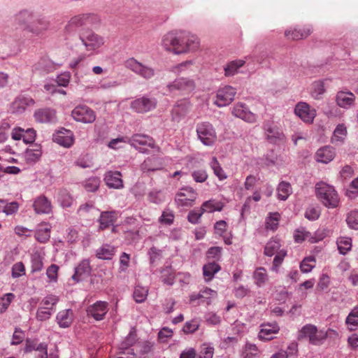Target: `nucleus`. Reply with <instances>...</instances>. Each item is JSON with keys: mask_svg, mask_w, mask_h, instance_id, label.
I'll use <instances>...</instances> for the list:
<instances>
[{"mask_svg": "<svg viewBox=\"0 0 358 358\" xmlns=\"http://www.w3.org/2000/svg\"><path fill=\"white\" fill-rule=\"evenodd\" d=\"M315 195L317 199L328 208H335L339 205L340 199L335 187L324 182L316 183Z\"/></svg>", "mask_w": 358, "mask_h": 358, "instance_id": "f257e3e1", "label": "nucleus"}, {"mask_svg": "<svg viewBox=\"0 0 358 358\" xmlns=\"http://www.w3.org/2000/svg\"><path fill=\"white\" fill-rule=\"evenodd\" d=\"M326 338V334L323 331H319L313 324L304 325L298 332L299 340L308 339L310 343L318 345Z\"/></svg>", "mask_w": 358, "mask_h": 358, "instance_id": "f03ea898", "label": "nucleus"}, {"mask_svg": "<svg viewBox=\"0 0 358 358\" xmlns=\"http://www.w3.org/2000/svg\"><path fill=\"white\" fill-rule=\"evenodd\" d=\"M196 85L194 80L189 78H178L166 86L170 93L178 92L180 94H188L195 89Z\"/></svg>", "mask_w": 358, "mask_h": 358, "instance_id": "7ed1b4c3", "label": "nucleus"}, {"mask_svg": "<svg viewBox=\"0 0 358 358\" xmlns=\"http://www.w3.org/2000/svg\"><path fill=\"white\" fill-rule=\"evenodd\" d=\"M198 197L196 191L192 187L180 188L175 196V203L178 207H192Z\"/></svg>", "mask_w": 358, "mask_h": 358, "instance_id": "20e7f679", "label": "nucleus"}, {"mask_svg": "<svg viewBox=\"0 0 358 358\" xmlns=\"http://www.w3.org/2000/svg\"><path fill=\"white\" fill-rule=\"evenodd\" d=\"M196 134L201 142L207 146L213 145L217 140V135L213 126L203 122L196 124Z\"/></svg>", "mask_w": 358, "mask_h": 358, "instance_id": "39448f33", "label": "nucleus"}, {"mask_svg": "<svg viewBox=\"0 0 358 358\" xmlns=\"http://www.w3.org/2000/svg\"><path fill=\"white\" fill-rule=\"evenodd\" d=\"M79 39L87 51H96L103 45L104 38L91 30L80 32Z\"/></svg>", "mask_w": 358, "mask_h": 358, "instance_id": "423d86ee", "label": "nucleus"}, {"mask_svg": "<svg viewBox=\"0 0 358 358\" xmlns=\"http://www.w3.org/2000/svg\"><path fill=\"white\" fill-rule=\"evenodd\" d=\"M94 17L92 14L86 13L71 17L65 27V33L69 35H73L77 32L79 34L80 32L85 31V30L82 29L83 26L91 22Z\"/></svg>", "mask_w": 358, "mask_h": 358, "instance_id": "0eeeda50", "label": "nucleus"}, {"mask_svg": "<svg viewBox=\"0 0 358 358\" xmlns=\"http://www.w3.org/2000/svg\"><path fill=\"white\" fill-rule=\"evenodd\" d=\"M280 241L277 238L271 239L266 245L264 248V254L266 256L272 257L275 255L273 259V267H278L285 257L287 255V252L284 250H280Z\"/></svg>", "mask_w": 358, "mask_h": 358, "instance_id": "6e6552de", "label": "nucleus"}, {"mask_svg": "<svg viewBox=\"0 0 358 358\" xmlns=\"http://www.w3.org/2000/svg\"><path fill=\"white\" fill-rule=\"evenodd\" d=\"M124 66L127 69L147 80L152 78L155 75L153 68L143 64L133 57L127 59Z\"/></svg>", "mask_w": 358, "mask_h": 358, "instance_id": "1a4fd4ad", "label": "nucleus"}, {"mask_svg": "<svg viewBox=\"0 0 358 358\" xmlns=\"http://www.w3.org/2000/svg\"><path fill=\"white\" fill-rule=\"evenodd\" d=\"M157 106V99L149 95L137 98L131 103V108L138 113H145L153 110Z\"/></svg>", "mask_w": 358, "mask_h": 358, "instance_id": "9d476101", "label": "nucleus"}, {"mask_svg": "<svg viewBox=\"0 0 358 358\" xmlns=\"http://www.w3.org/2000/svg\"><path fill=\"white\" fill-rule=\"evenodd\" d=\"M236 94V88L230 85H224L217 91L215 104L218 107H224L230 104Z\"/></svg>", "mask_w": 358, "mask_h": 358, "instance_id": "9b49d317", "label": "nucleus"}, {"mask_svg": "<svg viewBox=\"0 0 358 358\" xmlns=\"http://www.w3.org/2000/svg\"><path fill=\"white\" fill-rule=\"evenodd\" d=\"M72 117L77 122L92 123L96 120L95 113L87 106H76L71 112Z\"/></svg>", "mask_w": 358, "mask_h": 358, "instance_id": "f8f14e48", "label": "nucleus"}, {"mask_svg": "<svg viewBox=\"0 0 358 358\" xmlns=\"http://www.w3.org/2000/svg\"><path fill=\"white\" fill-rule=\"evenodd\" d=\"M53 142L66 148H71L75 142V136L72 131L65 128H60L52 135Z\"/></svg>", "mask_w": 358, "mask_h": 358, "instance_id": "ddd939ff", "label": "nucleus"}, {"mask_svg": "<svg viewBox=\"0 0 358 358\" xmlns=\"http://www.w3.org/2000/svg\"><path fill=\"white\" fill-rule=\"evenodd\" d=\"M184 32V39H185V45L179 44L176 49V55L187 53L189 52H194L199 47V40L197 36L190 34L189 32Z\"/></svg>", "mask_w": 358, "mask_h": 358, "instance_id": "4468645a", "label": "nucleus"}, {"mask_svg": "<svg viewBox=\"0 0 358 358\" xmlns=\"http://www.w3.org/2000/svg\"><path fill=\"white\" fill-rule=\"evenodd\" d=\"M109 310L108 303L103 301H97L89 306L87 308V315L94 318L96 321H101L105 318Z\"/></svg>", "mask_w": 358, "mask_h": 358, "instance_id": "2eb2a0df", "label": "nucleus"}, {"mask_svg": "<svg viewBox=\"0 0 358 358\" xmlns=\"http://www.w3.org/2000/svg\"><path fill=\"white\" fill-rule=\"evenodd\" d=\"M264 128L266 138L271 143L277 144L284 141L285 135L282 129L273 122H266Z\"/></svg>", "mask_w": 358, "mask_h": 358, "instance_id": "dca6fc26", "label": "nucleus"}, {"mask_svg": "<svg viewBox=\"0 0 358 358\" xmlns=\"http://www.w3.org/2000/svg\"><path fill=\"white\" fill-rule=\"evenodd\" d=\"M192 105L187 99L178 100L173 107L171 110L172 120L179 122L183 119L190 111Z\"/></svg>", "mask_w": 358, "mask_h": 358, "instance_id": "f3484780", "label": "nucleus"}, {"mask_svg": "<svg viewBox=\"0 0 358 358\" xmlns=\"http://www.w3.org/2000/svg\"><path fill=\"white\" fill-rule=\"evenodd\" d=\"M294 113L306 123H312L316 116V110L306 102L298 103L295 106Z\"/></svg>", "mask_w": 358, "mask_h": 358, "instance_id": "a211bd4d", "label": "nucleus"}, {"mask_svg": "<svg viewBox=\"0 0 358 358\" xmlns=\"http://www.w3.org/2000/svg\"><path fill=\"white\" fill-rule=\"evenodd\" d=\"M34 104L35 101L31 96L20 94L11 103L10 110L13 113L22 114L28 107H31Z\"/></svg>", "mask_w": 358, "mask_h": 358, "instance_id": "6ab92c4d", "label": "nucleus"}, {"mask_svg": "<svg viewBox=\"0 0 358 358\" xmlns=\"http://www.w3.org/2000/svg\"><path fill=\"white\" fill-rule=\"evenodd\" d=\"M50 27V22L49 18L39 15L35 20L32 21L30 25L27 26V31L31 34L38 36L43 34L46 31L49 29Z\"/></svg>", "mask_w": 358, "mask_h": 358, "instance_id": "aec40b11", "label": "nucleus"}, {"mask_svg": "<svg viewBox=\"0 0 358 358\" xmlns=\"http://www.w3.org/2000/svg\"><path fill=\"white\" fill-rule=\"evenodd\" d=\"M36 132L33 128L23 129L15 127L11 132V137L13 140H22L26 144L32 143L35 141Z\"/></svg>", "mask_w": 358, "mask_h": 358, "instance_id": "412c9836", "label": "nucleus"}, {"mask_svg": "<svg viewBox=\"0 0 358 358\" xmlns=\"http://www.w3.org/2000/svg\"><path fill=\"white\" fill-rule=\"evenodd\" d=\"M180 31H171L165 34L161 41V45L167 51H172L176 54V49L179 46Z\"/></svg>", "mask_w": 358, "mask_h": 358, "instance_id": "4be33fe9", "label": "nucleus"}, {"mask_svg": "<svg viewBox=\"0 0 358 358\" xmlns=\"http://www.w3.org/2000/svg\"><path fill=\"white\" fill-rule=\"evenodd\" d=\"M34 117L35 120L40 123H55L57 122L56 111L49 108L36 110Z\"/></svg>", "mask_w": 358, "mask_h": 358, "instance_id": "5701e85b", "label": "nucleus"}, {"mask_svg": "<svg viewBox=\"0 0 358 358\" xmlns=\"http://www.w3.org/2000/svg\"><path fill=\"white\" fill-rule=\"evenodd\" d=\"M232 114L248 122H254L256 120V116L250 112L245 104L238 103L233 108Z\"/></svg>", "mask_w": 358, "mask_h": 358, "instance_id": "b1692460", "label": "nucleus"}, {"mask_svg": "<svg viewBox=\"0 0 358 358\" xmlns=\"http://www.w3.org/2000/svg\"><path fill=\"white\" fill-rule=\"evenodd\" d=\"M91 266L88 259H83L75 268L72 279L76 282L81 281L87 278L91 273Z\"/></svg>", "mask_w": 358, "mask_h": 358, "instance_id": "393cba45", "label": "nucleus"}, {"mask_svg": "<svg viewBox=\"0 0 358 358\" xmlns=\"http://www.w3.org/2000/svg\"><path fill=\"white\" fill-rule=\"evenodd\" d=\"M258 334V338L262 341H269L273 338V334H277L280 327L276 322L262 324Z\"/></svg>", "mask_w": 358, "mask_h": 358, "instance_id": "a878e982", "label": "nucleus"}, {"mask_svg": "<svg viewBox=\"0 0 358 358\" xmlns=\"http://www.w3.org/2000/svg\"><path fill=\"white\" fill-rule=\"evenodd\" d=\"M104 181L110 188L121 189L123 187L122 174L120 171H107L104 175Z\"/></svg>", "mask_w": 358, "mask_h": 358, "instance_id": "bb28decb", "label": "nucleus"}, {"mask_svg": "<svg viewBox=\"0 0 358 358\" xmlns=\"http://www.w3.org/2000/svg\"><path fill=\"white\" fill-rule=\"evenodd\" d=\"M336 155L335 149L326 145L318 149L315 153V159L318 162L328 164L334 159Z\"/></svg>", "mask_w": 358, "mask_h": 358, "instance_id": "cd10ccee", "label": "nucleus"}, {"mask_svg": "<svg viewBox=\"0 0 358 358\" xmlns=\"http://www.w3.org/2000/svg\"><path fill=\"white\" fill-rule=\"evenodd\" d=\"M33 207L37 214H49L52 212L51 203L45 196L37 197L34 201Z\"/></svg>", "mask_w": 358, "mask_h": 358, "instance_id": "c85d7f7f", "label": "nucleus"}, {"mask_svg": "<svg viewBox=\"0 0 358 358\" xmlns=\"http://www.w3.org/2000/svg\"><path fill=\"white\" fill-rule=\"evenodd\" d=\"M128 143L136 149L138 145H148L150 148L155 146V141L152 138L148 135L140 134H135L130 138H128Z\"/></svg>", "mask_w": 358, "mask_h": 358, "instance_id": "c756f323", "label": "nucleus"}, {"mask_svg": "<svg viewBox=\"0 0 358 358\" xmlns=\"http://www.w3.org/2000/svg\"><path fill=\"white\" fill-rule=\"evenodd\" d=\"M73 312L70 308L59 311L56 316L57 322L61 328L69 327L73 323Z\"/></svg>", "mask_w": 358, "mask_h": 358, "instance_id": "7c9ffc66", "label": "nucleus"}, {"mask_svg": "<svg viewBox=\"0 0 358 358\" xmlns=\"http://www.w3.org/2000/svg\"><path fill=\"white\" fill-rule=\"evenodd\" d=\"M34 13L29 10H22L17 13L15 17L14 20L16 24L23 27L27 31V26L30 25L31 20L34 18Z\"/></svg>", "mask_w": 358, "mask_h": 358, "instance_id": "2f4dec72", "label": "nucleus"}, {"mask_svg": "<svg viewBox=\"0 0 358 358\" xmlns=\"http://www.w3.org/2000/svg\"><path fill=\"white\" fill-rule=\"evenodd\" d=\"M312 32L310 26H307L303 29L295 28L293 30L287 29L285 32V36L288 39L299 40L308 37Z\"/></svg>", "mask_w": 358, "mask_h": 358, "instance_id": "473e14b6", "label": "nucleus"}, {"mask_svg": "<svg viewBox=\"0 0 358 358\" xmlns=\"http://www.w3.org/2000/svg\"><path fill=\"white\" fill-rule=\"evenodd\" d=\"M42 155L41 147L39 145H34L27 148L23 153V157L28 164L36 162Z\"/></svg>", "mask_w": 358, "mask_h": 358, "instance_id": "72a5a7b5", "label": "nucleus"}, {"mask_svg": "<svg viewBox=\"0 0 358 358\" xmlns=\"http://www.w3.org/2000/svg\"><path fill=\"white\" fill-rule=\"evenodd\" d=\"M355 96L350 92L341 91L337 93L336 102L337 104L342 108H349L355 101Z\"/></svg>", "mask_w": 358, "mask_h": 358, "instance_id": "f704fd0d", "label": "nucleus"}, {"mask_svg": "<svg viewBox=\"0 0 358 358\" xmlns=\"http://www.w3.org/2000/svg\"><path fill=\"white\" fill-rule=\"evenodd\" d=\"M55 69L54 64L48 58H41L34 66L33 71L40 73H46Z\"/></svg>", "mask_w": 358, "mask_h": 358, "instance_id": "c9c22d12", "label": "nucleus"}, {"mask_svg": "<svg viewBox=\"0 0 358 358\" xmlns=\"http://www.w3.org/2000/svg\"><path fill=\"white\" fill-rule=\"evenodd\" d=\"M224 206V203L222 201H217L214 199H209L208 201H204L201 208L203 212L212 213L215 211H221L222 210Z\"/></svg>", "mask_w": 358, "mask_h": 358, "instance_id": "e433bc0d", "label": "nucleus"}, {"mask_svg": "<svg viewBox=\"0 0 358 358\" xmlns=\"http://www.w3.org/2000/svg\"><path fill=\"white\" fill-rule=\"evenodd\" d=\"M50 237V226L47 223L39 225L35 233L36 239L40 243H45Z\"/></svg>", "mask_w": 358, "mask_h": 358, "instance_id": "4c0bfd02", "label": "nucleus"}, {"mask_svg": "<svg viewBox=\"0 0 358 358\" xmlns=\"http://www.w3.org/2000/svg\"><path fill=\"white\" fill-rule=\"evenodd\" d=\"M227 229V223L224 220H220L214 224V232L215 234L224 238V241L227 245L231 244V241L229 237L226 236Z\"/></svg>", "mask_w": 358, "mask_h": 358, "instance_id": "58836bf2", "label": "nucleus"}, {"mask_svg": "<svg viewBox=\"0 0 358 358\" xmlns=\"http://www.w3.org/2000/svg\"><path fill=\"white\" fill-rule=\"evenodd\" d=\"M245 63V60L237 59L231 61L224 67V75L227 77L232 76L238 73V70Z\"/></svg>", "mask_w": 358, "mask_h": 358, "instance_id": "ea45409f", "label": "nucleus"}, {"mask_svg": "<svg viewBox=\"0 0 358 358\" xmlns=\"http://www.w3.org/2000/svg\"><path fill=\"white\" fill-rule=\"evenodd\" d=\"M136 334L134 331H131L128 336L124 339L123 341L120 344L119 350L123 355H126V352L129 350H132V347L136 341Z\"/></svg>", "mask_w": 358, "mask_h": 358, "instance_id": "a19ab883", "label": "nucleus"}, {"mask_svg": "<svg viewBox=\"0 0 358 358\" xmlns=\"http://www.w3.org/2000/svg\"><path fill=\"white\" fill-rule=\"evenodd\" d=\"M220 266L215 262L206 264L203 266V274L206 281L211 280L215 273L220 270Z\"/></svg>", "mask_w": 358, "mask_h": 358, "instance_id": "79ce46f5", "label": "nucleus"}, {"mask_svg": "<svg viewBox=\"0 0 358 358\" xmlns=\"http://www.w3.org/2000/svg\"><path fill=\"white\" fill-rule=\"evenodd\" d=\"M99 229L103 230L113 224L115 222L114 212H102L99 218Z\"/></svg>", "mask_w": 358, "mask_h": 358, "instance_id": "37998d69", "label": "nucleus"}, {"mask_svg": "<svg viewBox=\"0 0 358 358\" xmlns=\"http://www.w3.org/2000/svg\"><path fill=\"white\" fill-rule=\"evenodd\" d=\"M161 167L162 164L159 163L158 159L155 157H148L141 166V170L143 172L154 171L160 169Z\"/></svg>", "mask_w": 358, "mask_h": 358, "instance_id": "c03bdc74", "label": "nucleus"}, {"mask_svg": "<svg viewBox=\"0 0 358 358\" xmlns=\"http://www.w3.org/2000/svg\"><path fill=\"white\" fill-rule=\"evenodd\" d=\"M278 198L280 200L285 201L292 192L291 185L289 182L282 181L279 183L278 188Z\"/></svg>", "mask_w": 358, "mask_h": 358, "instance_id": "a18cd8bd", "label": "nucleus"}, {"mask_svg": "<svg viewBox=\"0 0 358 358\" xmlns=\"http://www.w3.org/2000/svg\"><path fill=\"white\" fill-rule=\"evenodd\" d=\"M324 92L325 89L324 81L317 80L312 83L310 87V94L314 99H321V96L324 93Z\"/></svg>", "mask_w": 358, "mask_h": 358, "instance_id": "49530a36", "label": "nucleus"}, {"mask_svg": "<svg viewBox=\"0 0 358 358\" xmlns=\"http://www.w3.org/2000/svg\"><path fill=\"white\" fill-rule=\"evenodd\" d=\"M115 253V248L110 245H104L96 250V256L102 259H110Z\"/></svg>", "mask_w": 358, "mask_h": 358, "instance_id": "de8ad7c7", "label": "nucleus"}, {"mask_svg": "<svg viewBox=\"0 0 358 358\" xmlns=\"http://www.w3.org/2000/svg\"><path fill=\"white\" fill-rule=\"evenodd\" d=\"M209 165L211 169L213 171L214 174L220 180H223L227 178V176L216 157H212Z\"/></svg>", "mask_w": 358, "mask_h": 358, "instance_id": "09e8293b", "label": "nucleus"}, {"mask_svg": "<svg viewBox=\"0 0 358 358\" xmlns=\"http://www.w3.org/2000/svg\"><path fill=\"white\" fill-rule=\"evenodd\" d=\"M345 322L350 331H355L358 328V307L351 310L346 318Z\"/></svg>", "mask_w": 358, "mask_h": 358, "instance_id": "8fccbe9b", "label": "nucleus"}, {"mask_svg": "<svg viewBox=\"0 0 358 358\" xmlns=\"http://www.w3.org/2000/svg\"><path fill=\"white\" fill-rule=\"evenodd\" d=\"M253 278L257 286H263L268 280V275L266 269L263 267L257 268L254 272Z\"/></svg>", "mask_w": 358, "mask_h": 358, "instance_id": "3c124183", "label": "nucleus"}, {"mask_svg": "<svg viewBox=\"0 0 358 358\" xmlns=\"http://www.w3.org/2000/svg\"><path fill=\"white\" fill-rule=\"evenodd\" d=\"M338 250L342 255H345L352 248V240L348 237H341L336 241Z\"/></svg>", "mask_w": 358, "mask_h": 358, "instance_id": "603ef678", "label": "nucleus"}, {"mask_svg": "<svg viewBox=\"0 0 358 358\" xmlns=\"http://www.w3.org/2000/svg\"><path fill=\"white\" fill-rule=\"evenodd\" d=\"M57 201L63 208H69L72 205L73 199L69 192L63 189L59 191Z\"/></svg>", "mask_w": 358, "mask_h": 358, "instance_id": "864d4df0", "label": "nucleus"}, {"mask_svg": "<svg viewBox=\"0 0 358 358\" xmlns=\"http://www.w3.org/2000/svg\"><path fill=\"white\" fill-rule=\"evenodd\" d=\"M280 215L278 213H271L266 219V228L274 231L279 224Z\"/></svg>", "mask_w": 358, "mask_h": 358, "instance_id": "5fc2aeb1", "label": "nucleus"}, {"mask_svg": "<svg viewBox=\"0 0 358 358\" xmlns=\"http://www.w3.org/2000/svg\"><path fill=\"white\" fill-rule=\"evenodd\" d=\"M347 129L344 124H338L334 131L333 143H342L346 136Z\"/></svg>", "mask_w": 358, "mask_h": 358, "instance_id": "6e6d98bb", "label": "nucleus"}, {"mask_svg": "<svg viewBox=\"0 0 358 358\" xmlns=\"http://www.w3.org/2000/svg\"><path fill=\"white\" fill-rule=\"evenodd\" d=\"M54 312L52 307L40 306L36 312V319L39 321H45L48 320Z\"/></svg>", "mask_w": 358, "mask_h": 358, "instance_id": "4d7b16f0", "label": "nucleus"}, {"mask_svg": "<svg viewBox=\"0 0 358 358\" xmlns=\"http://www.w3.org/2000/svg\"><path fill=\"white\" fill-rule=\"evenodd\" d=\"M148 294L147 287L138 285L134 289L133 296L137 303H142L146 299Z\"/></svg>", "mask_w": 358, "mask_h": 358, "instance_id": "13d9d810", "label": "nucleus"}, {"mask_svg": "<svg viewBox=\"0 0 358 358\" xmlns=\"http://www.w3.org/2000/svg\"><path fill=\"white\" fill-rule=\"evenodd\" d=\"M31 272H38L43 267V257L38 252L32 254L31 258Z\"/></svg>", "mask_w": 358, "mask_h": 358, "instance_id": "bf43d9fd", "label": "nucleus"}, {"mask_svg": "<svg viewBox=\"0 0 358 358\" xmlns=\"http://www.w3.org/2000/svg\"><path fill=\"white\" fill-rule=\"evenodd\" d=\"M315 266V258L309 256L303 259L300 264V269L303 273H309Z\"/></svg>", "mask_w": 358, "mask_h": 358, "instance_id": "052dcab7", "label": "nucleus"}, {"mask_svg": "<svg viewBox=\"0 0 358 358\" xmlns=\"http://www.w3.org/2000/svg\"><path fill=\"white\" fill-rule=\"evenodd\" d=\"M348 227L352 229H358V210L350 211L346 217Z\"/></svg>", "mask_w": 358, "mask_h": 358, "instance_id": "680f3d73", "label": "nucleus"}, {"mask_svg": "<svg viewBox=\"0 0 358 358\" xmlns=\"http://www.w3.org/2000/svg\"><path fill=\"white\" fill-rule=\"evenodd\" d=\"M3 206V213L6 215H13L16 213L19 209V204L17 201L8 202L5 199Z\"/></svg>", "mask_w": 358, "mask_h": 358, "instance_id": "e2e57ef3", "label": "nucleus"}, {"mask_svg": "<svg viewBox=\"0 0 358 358\" xmlns=\"http://www.w3.org/2000/svg\"><path fill=\"white\" fill-rule=\"evenodd\" d=\"M164 199L165 195L160 190H153L150 192L148 194V200L152 203L159 204L162 203Z\"/></svg>", "mask_w": 358, "mask_h": 358, "instance_id": "0e129e2a", "label": "nucleus"}, {"mask_svg": "<svg viewBox=\"0 0 358 358\" xmlns=\"http://www.w3.org/2000/svg\"><path fill=\"white\" fill-rule=\"evenodd\" d=\"M59 266L56 264H51L46 270V275L50 282H56L58 278Z\"/></svg>", "mask_w": 358, "mask_h": 358, "instance_id": "69168bd1", "label": "nucleus"}, {"mask_svg": "<svg viewBox=\"0 0 358 358\" xmlns=\"http://www.w3.org/2000/svg\"><path fill=\"white\" fill-rule=\"evenodd\" d=\"M199 325L200 324L198 320L193 319L185 322L182 328V331L185 334H192L199 329Z\"/></svg>", "mask_w": 358, "mask_h": 358, "instance_id": "338daca9", "label": "nucleus"}, {"mask_svg": "<svg viewBox=\"0 0 358 358\" xmlns=\"http://www.w3.org/2000/svg\"><path fill=\"white\" fill-rule=\"evenodd\" d=\"M99 183L98 178L92 177L85 182L84 187L87 192H95L99 188Z\"/></svg>", "mask_w": 358, "mask_h": 358, "instance_id": "774afa93", "label": "nucleus"}]
</instances>
